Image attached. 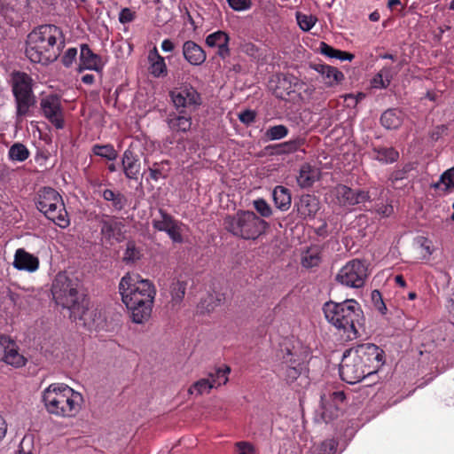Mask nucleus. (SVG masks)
<instances>
[{
    "label": "nucleus",
    "instance_id": "obj_1",
    "mask_svg": "<svg viewBox=\"0 0 454 454\" xmlns=\"http://www.w3.org/2000/svg\"><path fill=\"white\" fill-rule=\"evenodd\" d=\"M119 293L134 323L142 324L150 318L156 294L151 281L138 274L127 273L120 280Z\"/></svg>",
    "mask_w": 454,
    "mask_h": 454
},
{
    "label": "nucleus",
    "instance_id": "obj_2",
    "mask_svg": "<svg viewBox=\"0 0 454 454\" xmlns=\"http://www.w3.org/2000/svg\"><path fill=\"white\" fill-rule=\"evenodd\" d=\"M51 294L58 305L70 311L72 320L87 321L88 303L82 293V284L77 276L59 273L52 282Z\"/></svg>",
    "mask_w": 454,
    "mask_h": 454
},
{
    "label": "nucleus",
    "instance_id": "obj_3",
    "mask_svg": "<svg viewBox=\"0 0 454 454\" xmlns=\"http://www.w3.org/2000/svg\"><path fill=\"white\" fill-rule=\"evenodd\" d=\"M62 37L61 29L51 24L41 25L30 32L26 42V55L34 63L47 65L59 55V47L55 49L57 39Z\"/></svg>",
    "mask_w": 454,
    "mask_h": 454
},
{
    "label": "nucleus",
    "instance_id": "obj_4",
    "mask_svg": "<svg viewBox=\"0 0 454 454\" xmlns=\"http://www.w3.org/2000/svg\"><path fill=\"white\" fill-rule=\"evenodd\" d=\"M326 320L338 330H342L348 340L359 336L358 327L364 321L360 305L355 300L342 302L327 301L323 307Z\"/></svg>",
    "mask_w": 454,
    "mask_h": 454
},
{
    "label": "nucleus",
    "instance_id": "obj_5",
    "mask_svg": "<svg viewBox=\"0 0 454 454\" xmlns=\"http://www.w3.org/2000/svg\"><path fill=\"white\" fill-rule=\"evenodd\" d=\"M47 411L59 417H74L81 409L82 396L66 384H51L43 393Z\"/></svg>",
    "mask_w": 454,
    "mask_h": 454
},
{
    "label": "nucleus",
    "instance_id": "obj_6",
    "mask_svg": "<svg viewBox=\"0 0 454 454\" xmlns=\"http://www.w3.org/2000/svg\"><path fill=\"white\" fill-rule=\"evenodd\" d=\"M224 229L236 238L255 240L269 228L268 223L250 210H239L223 219Z\"/></svg>",
    "mask_w": 454,
    "mask_h": 454
},
{
    "label": "nucleus",
    "instance_id": "obj_7",
    "mask_svg": "<svg viewBox=\"0 0 454 454\" xmlns=\"http://www.w3.org/2000/svg\"><path fill=\"white\" fill-rule=\"evenodd\" d=\"M37 209L60 228L69 225L67 212L60 194L51 187L41 188L35 200Z\"/></svg>",
    "mask_w": 454,
    "mask_h": 454
},
{
    "label": "nucleus",
    "instance_id": "obj_8",
    "mask_svg": "<svg viewBox=\"0 0 454 454\" xmlns=\"http://www.w3.org/2000/svg\"><path fill=\"white\" fill-rule=\"evenodd\" d=\"M11 85L16 104V115L21 119L29 114L30 108L35 104L32 79L24 72L15 71L11 75Z\"/></svg>",
    "mask_w": 454,
    "mask_h": 454
},
{
    "label": "nucleus",
    "instance_id": "obj_9",
    "mask_svg": "<svg viewBox=\"0 0 454 454\" xmlns=\"http://www.w3.org/2000/svg\"><path fill=\"white\" fill-rule=\"evenodd\" d=\"M368 278V265L365 261L353 259L348 262L338 272L335 280L348 287L360 288Z\"/></svg>",
    "mask_w": 454,
    "mask_h": 454
},
{
    "label": "nucleus",
    "instance_id": "obj_10",
    "mask_svg": "<svg viewBox=\"0 0 454 454\" xmlns=\"http://www.w3.org/2000/svg\"><path fill=\"white\" fill-rule=\"evenodd\" d=\"M345 399L346 395L343 391H335L328 395H322L320 405L315 411V421L317 423H328L337 419Z\"/></svg>",
    "mask_w": 454,
    "mask_h": 454
},
{
    "label": "nucleus",
    "instance_id": "obj_11",
    "mask_svg": "<svg viewBox=\"0 0 454 454\" xmlns=\"http://www.w3.org/2000/svg\"><path fill=\"white\" fill-rule=\"evenodd\" d=\"M339 371L341 380L348 384H356L370 376L367 368L360 364V360L350 348L344 352Z\"/></svg>",
    "mask_w": 454,
    "mask_h": 454
},
{
    "label": "nucleus",
    "instance_id": "obj_12",
    "mask_svg": "<svg viewBox=\"0 0 454 454\" xmlns=\"http://www.w3.org/2000/svg\"><path fill=\"white\" fill-rule=\"evenodd\" d=\"M360 364L367 368L370 375L375 373L384 364V351L373 343H363L350 348Z\"/></svg>",
    "mask_w": 454,
    "mask_h": 454
},
{
    "label": "nucleus",
    "instance_id": "obj_13",
    "mask_svg": "<svg viewBox=\"0 0 454 454\" xmlns=\"http://www.w3.org/2000/svg\"><path fill=\"white\" fill-rule=\"evenodd\" d=\"M169 96L176 111L192 114L201 105L200 93L192 86L170 91Z\"/></svg>",
    "mask_w": 454,
    "mask_h": 454
},
{
    "label": "nucleus",
    "instance_id": "obj_14",
    "mask_svg": "<svg viewBox=\"0 0 454 454\" xmlns=\"http://www.w3.org/2000/svg\"><path fill=\"white\" fill-rule=\"evenodd\" d=\"M159 215L160 218H154L152 221L153 227L159 231L166 232L173 242L183 243L184 224L161 208L159 209Z\"/></svg>",
    "mask_w": 454,
    "mask_h": 454
},
{
    "label": "nucleus",
    "instance_id": "obj_15",
    "mask_svg": "<svg viewBox=\"0 0 454 454\" xmlns=\"http://www.w3.org/2000/svg\"><path fill=\"white\" fill-rule=\"evenodd\" d=\"M333 196L341 207H353L371 200L370 192L363 189H352L345 184H337Z\"/></svg>",
    "mask_w": 454,
    "mask_h": 454
},
{
    "label": "nucleus",
    "instance_id": "obj_16",
    "mask_svg": "<svg viewBox=\"0 0 454 454\" xmlns=\"http://www.w3.org/2000/svg\"><path fill=\"white\" fill-rule=\"evenodd\" d=\"M40 106L45 118L57 129H62L64 127L61 101L58 95L51 94L43 98Z\"/></svg>",
    "mask_w": 454,
    "mask_h": 454
},
{
    "label": "nucleus",
    "instance_id": "obj_17",
    "mask_svg": "<svg viewBox=\"0 0 454 454\" xmlns=\"http://www.w3.org/2000/svg\"><path fill=\"white\" fill-rule=\"evenodd\" d=\"M100 232L106 240L121 242L124 239V224L115 216L102 215L98 218Z\"/></svg>",
    "mask_w": 454,
    "mask_h": 454
},
{
    "label": "nucleus",
    "instance_id": "obj_18",
    "mask_svg": "<svg viewBox=\"0 0 454 454\" xmlns=\"http://www.w3.org/2000/svg\"><path fill=\"white\" fill-rule=\"evenodd\" d=\"M138 145L137 143H131L122 154L121 167L128 179L137 180L140 172V155L137 152Z\"/></svg>",
    "mask_w": 454,
    "mask_h": 454
},
{
    "label": "nucleus",
    "instance_id": "obj_19",
    "mask_svg": "<svg viewBox=\"0 0 454 454\" xmlns=\"http://www.w3.org/2000/svg\"><path fill=\"white\" fill-rule=\"evenodd\" d=\"M282 359V370L285 371L286 380L289 382L294 381L305 369L302 359L289 348H286V353Z\"/></svg>",
    "mask_w": 454,
    "mask_h": 454
},
{
    "label": "nucleus",
    "instance_id": "obj_20",
    "mask_svg": "<svg viewBox=\"0 0 454 454\" xmlns=\"http://www.w3.org/2000/svg\"><path fill=\"white\" fill-rule=\"evenodd\" d=\"M80 64L79 71L84 69L94 70L96 72H101L105 63L101 57L94 53L90 46L86 43L81 44L80 47Z\"/></svg>",
    "mask_w": 454,
    "mask_h": 454
},
{
    "label": "nucleus",
    "instance_id": "obj_21",
    "mask_svg": "<svg viewBox=\"0 0 454 454\" xmlns=\"http://www.w3.org/2000/svg\"><path fill=\"white\" fill-rule=\"evenodd\" d=\"M318 199L315 195H301L295 204L298 214L302 219L314 218L320 208Z\"/></svg>",
    "mask_w": 454,
    "mask_h": 454
},
{
    "label": "nucleus",
    "instance_id": "obj_22",
    "mask_svg": "<svg viewBox=\"0 0 454 454\" xmlns=\"http://www.w3.org/2000/svg\"><path fill=\"white\" fill-rule=\"evenodd\" d=\"M183 56L192 66H200L207 59V54L202 47L192 40L184 43Z\"/></svg>",
    "mask_w": 454,
    "mask_h": 454
},
{
    "label": "nucleus",
    "instance_id": "obj_23",
    "mask_svg": "<svg viewBox=\"0 0 454 454\" xmlns=\"http://www.w3.org/2000/svg\"><path fill=\"white\" fill-rule=\"evenodd\" d=\"M13 267L19 270L28 272L35 271L39 267V259L27 252L23 248H19L15 252Z\"/></svg>",
    "mask_w": 454,
    "mask_h": 454
},
{
    "label": "nucleus",
    "instance_id": "obj_24",
    "mask_svg": "<svg viewBox=\"0 0 454 454\" xmlns=\"http://www.w3.org/2000/svg\"><path fill=\"white\" fill-rule=\"evenodd\" d=\"M166 122L172 131L186 133L192 127V114L172 112L168 114Z\"/></svg>",
    "mask_w": 454,
    "mask_h": 454
},
{
    "label": "nucleus",
    "instance_id": "obj_25",
    "mask_svg": "<svg viewBox=\"0 0 454 454\" xmlns=\"http://www.w3.org/2000/svg\"><path fill=\"white\" fill-rule=\"evenodd\" d=\"M312 67L322 75L325 83L329 86L339 83L344 79L343 74L334 67L325 64H314Z\"/></svg>",
    "mask_w": 454,
    "mask_h": 454
},
{
    "label": "nucleus",
    "instance_id": "obj_26",
    "mask_svg": "<svg viewBox=\"0 0 454 454\" xmlns=\"http://www.w3.org/2000/svg\"><path fill=\"white\" fill-rule=\"evenodd\" d=\"M319 170L311 165L305 163L301 165L297 176L298 185L301 188H309L318 179Z\"/></svg>",
    "mask_w": 454,
    "mask_h": 454
},
{
    "label": "nucleus",
    "instance_id": "obj_27",
    "mask_svg": "<svg viewBox=\"0 0 454 454\" xmlns=\"http://www.w3.org/2000/svg\"><path fill=\"white\" fill-rule=\"evenodd\" d=\"M403 121V112L397 108L386 110L380 117V123L387 129H397L401 127Z\"/></svg>",
    "mask_w": 454,
    "mask_h": 454
},
{
    "label": "nucleus",
    "instance_id": "obj_28",
    "mask_svg": "<svg viewBox=\"0 0 454 454\" xmlns=\"http://www.w3.org/2000/svg\"><path fill=\"white\" fill-rule=\"evenodd\" d=\"M100 193L105 200L112 203L115 211H121L128 204L127 197L118 191L105 189Z\"/></svg>",
    "mask_w": 454,
    "mask_h": 454
},
{
    "label": "nucleus",
    "instance_id": "obj_29",
    "mask_svg": "<svg viewBox=\"0 0 454 454\" xmlns=\"http://www.w3.org/2000/svg\"><path fill=\"white\" fill-rule=\"evenodd\" d=\"M322 261V248L319 246L309 247L301 255V265L305 268H313L320 264Z\"/></svg>",
    "mask_w": 454,
    "mask_h": 454
},
{
    "label": "nucleus",
    "instance_id": "obj_30",
    "mask_svg": "<svg viewBox=\"0 0 454 454\" xmlns=\"http://www.w3.org/2000/svg\"><path fill=\"white\" fill-rule=\"evenodd\" d=\"M187 282L179 278L174 279L170 285L171 300L173 309L179 307L185 294Z\"/></svg>",
    "mask_w": 454,
    "mask_h": 454
},
{
    "label": "nucleus",
    "instance_id": "obj_31",
    "mask_svg": "<svg viewBox=\"0 0 454 454\" xmlns=\"http://www.w3.org/2000/svg\"><path fill=\"white\" fill-rule=\"evenodd\" d=\"M223 300L224 295L221 293L207 294L205 298L201 299L198 309L200 313H209L220 306Z\"/></svg>",
    "mask_w": 454,
    "mask_h": 454
},
{
    "label": "nucleus",
    "instance_id": "obj_32",
    "mask_svg": "<svg viewBox=\"0 0 454 454\" xmlns=\"http://www.w3.org/2000/svg\"><path fill=\"white\" fill-rule=\"evenodd\" d=\"M373 159L383 163L391 164L399 158V153L393 147H373Z\"/></svg>",
    "mask_w": 454,
    "mask_h": 454
},
{
    "label": "nucleus",
    "instance_id": "obj_33",
    "mask_svg": "<svg viewBox=\"0 0 454 454\" xmlns=\"http://www.w3.org/2000/svg\"><path fill=\"white\" fill-rule=\"evenodd\" d=\"M275 205L280 210H287L292 202L291 193L289 190L284 186H277L272 192Z\"/></svg>",
    "mask_w": 454,
    "mask_h": 454
},
{
    "label": "nucleus",
    "instance_id": "obj_34",
    "mask_svg": "<svg viewBox=\"0 0 454 454\" xmlns=\"http://www.w3.org/2000/svg\"><path fill=\"white\" fill-rule=\"evenodd\" d=\"M151 61L150 72L155 77L167 74V66L164 59L159 55L157 49L154 48L149 54Z\"/></svg>",
    "mask_w": 454,
    "mask_h": 454
},
{
    "label": "nucleus",
    "instance_id": "obj_35",
    "mask_svg": "<svg viewBox=\"0 0 454 454\" xmlns=\"http://www.w3.org/2000/svg\"><path fill=\"white\" fill-rule=\"evenodd\" d=\"M319 51L323 55H325L329 58L337 59L340 60L351 61L355 58V56L352 53L334 49L333 47H332L331 45L327 44L325 42L320 43Z\"/></svg>",
    "mask_w": 454,
    "mask_h": 454
},
{
    "label": "nucleus",
    "instance_id": "obj_36",
    "mask_svg": "<svg viewBox=\"0 0 454 454\" xmlns=\"http://www.w3.org/2000/svg\"><path fill=\"white\" fill-rule=\"evenodd\" d=\"M3 361L15 367H21L26 364L25 357L18 352L16 343L4 351Z\"/></svg>",
    "mask_w": 454,
    "mask_h": 454
},
{
    "label": "nucleus",
    "instance_id": "obj_37",
    "mask_svg": "<svg viewBox=\"0 0 454 454\" xmlns=\"http://www.w3.org/2000/svg\"><path fill=\"white\" fill-rule=\"evenodd\" d=\"M304 144L305 140L303 138L297 137L295 139L276 145L274 148L276 149V154H289L297 152Z\"/></svg>",
    "mask_w": 454,
    "mask_h": 454
},
{
    "label": "nucleus",
    "instance_id": "obj_38",
    "mask_svg": "<svg viewBox=\"0 0 454 454\" xmlns=\"http://www.w3.org/2000/svg\"><path fill=\"white\" fill-rule=\"evenodd\" d=\"M91 152L94 155L104 158L107 160H114L118 157V153L111 144L93 145Z\"/></svg>",
    "mask_w": 454,
    "mask_h": 454
},
{
    "label": "nucleus",
    "instance_id": "obj_39",
    "mask_svg": "<svg viewBox=\"0 0 454 454\" xmlns=\"http://www.w3.org/2000/svg\"><path fill=\"white\" fill-rule=\"evenodd\" d=\"M169 170L170 168L168 160L154 162L151 167L148 168L150 177L154 181H157L160 178H166Z\"/></svg>",
    "mask_w": 454,
    "mask_h": 454
},
{
    "label": "nucleus",
    "instance_id": "obj_40",
    "mask_svg": "<svg viewBox=\"0 0 454 454\" xmlns=\"http://www.w3.org/2000/svg\"><path fill=\"white\" fill-rule=\"evenodd\" d=\"M443 185L442 190L447 192L454 187V166L448 170L444 171L438 182L434 183L432 187L434 189H440Z\"/></svg>",
    "mask_w": 454,
    "mask_h": 454
},
{
    "label": "nucleus",
    "instance_id": "obj_41",
    "mask_svg": "<svg viewBox=\"0 0 454 454\" xmlns=\"http://www.w3.org/2000/svg\"><path fill=\"white\" fill-rule=\"evenodd\" d=\"M291 79L292 77L287 76L278 77V85L275 90V94L278 98L284 99L294 92Z\"/></svg>",
    "mask_w": 454,
    "mask_h": 454
},
{
    "label": "nucleus",
    "instance_id": "obj_42",
    "mask_svg": "<svg viewBox=\"0 0 454 454\" xmlns=\"http://www.w3.org/2000/svg\"><path fill=\"white\" fill-rule=\"evenodd\" d=\"M8 154L12 160L21 162L29 157L30 153L23 144L15 143L10 147Z\"/></svg>",
    "mask_w": 454,
    "mask_h": 454
},
{
    "label": "nucleus",
    "instance_id": "obj_43",
    "mask_svg": "<svg viewBox=\"0 0 454 454\" xmlns=\"http://www.w3.org/2000/svg\"><path fill=\"white\" fill-rule=\"evenodd\" d=\"M288 129L285 125L279 124L270 127L264 134L266 140H279L288 135Z\"/></svg>",
    "mask_w": 454,
    "mask_h": 454
},
{
    "label": "nucleus",
    "instance_id": "obj_44",
    "mask_svg": "<svg viewBox=\"0 0 454 454\" xmlns=\"http://www.w3.org/2000/svg\"><path fill=\"white\" fill-rule=\"evenodd\" d=\"M231 369L229 366H225L223 369L217 368L213 372L208 373V377L210 380H214V387H219L221 385H224L228 381V373H230Z\"/></svg>",
    "mask_w": 454,
    "mask_h": 454
},
{
    "label": "nucleus",
    "instance_id": "obj_45",
    "mask_svg": "<svg viewBox=\"0 0 454 454\" xmlns=\"http://www.w3.org/2000/svg\"><path fill=\"white\" fill-rule=\"evenodd\" d=\"M229 35L225 32L221 30L208 35L206 38V43L209 47H217L222 43H229Z\"/></svg>",
    "mask_w": 454,
    "mask_h": 454
},
{
    "label": "nucleus",
    "instance_id": "obj_46",
    "mask_svg": "<svg viewBox=\"0 0 454 454\" xmlns=\"http://www.w3.org/2000/svg\"><path fill=\"white\" fill-rule=\"evenodd\" d=\"M214 380H210L209 377L207 379H201L195 382L189 388V393L193 394L196 392L198 395H201L203 393L208 392L211 388L214 387Z\"/></svg>",
    "mask_w": 454,
    "mask_h": 454
},
{
    "label": "nucleus",
    "instance_id": "obj_47",
    "mask_svg": "<svg viewBox=\"0 0 454 454\" xmlns=\"http://www.w3.org/2000/svg\"><path fill=\"white\" fill-rule=\"evenodd\" d=\"M409 166H405L402 169L394 171L388 178V181L390 182V187L393 189H401L402 186L397 185V183H401L404 179H406V175L409 172Z\"/></svg>",
    "mask_w": 454,
    "mask_h": 454
},
{
    "label": "nucleus",
    "instance_id": "obj_48",
    "mask_svg": "<svg viewBox=\"0 0 454 454\" xmlns=\"http://www.w3.org/2000/svg\"><path fill=\"white\" fill-rule=\"evenodd\" d=\"M297 22L303 31H309L315 25L317 19L311 15L302 14L301 12L296 13Z\"/></svg>",
    "mask_w": 454,
    "mask_h": 454
},
{
    "label": "nucleus",
    "instance_id": "obj_49",
    "mask_svg": "<svg viewBox=\"0 0 454 454\" xmlns=\"http://www.w3.org/2000/svg\"><path fill=\"white\" fill-rule=\"evenodd\" d=\"M254 209L262 217H270L272 215L270 206L263 199H258L253 202Z\"/></svg>",
    "mask_w": 454,
    "mask_h": 454
},
{
    "label": "nucleus",
    "instance_id": "obj_50",
    "mask_svg": "<svg viewBox=\"0 0 454 454\" xmlns=\"http://www.w3.org/2000/svg\"><path fill=\"white\" fill-rule=\"evenodd\" d=\"M140 257L139 251L136 248L133 242H128L127 248L124 253L123 260L126 262H134Z\"/></svg>",
    "mask_w": 454,
    "mask_h": 454
},
{
    "label": "nucleus",
    "instance_id": "obj_51",
    "mask_svg": "<svg viewBox=\"0 0 454 454\" xmlns=\"http://www.w3.org/2000/svg\"><path fill=\"white\" fill-rule=\"evenodd\" d=\"M371 298L374 308L382 315L386 314L387 307L383 301L380 292L379 290H373L371 294Z\"/></svg>",
    "mask_w": 454,
    "mask_h": 454
},
{
    "label": "nucleus",
    "instance_id": "obj_52",
    "mask_svg": "<svg viewBox=\"0 0 454 454\" xmlns=\"http://www.w3.org/2000/svg\"><path fill=\"white\" fill-rule=\"evenodd\" d=\"M230 7L237 12L247 10L251 7V0H227Z\"/></svg>",
    "mask_w": 454,
    "mask_h": 454
},
{
    "label": "nucleus",
    "instance_id": "obj_53",
    "mask_svg": "<svg viewBox=\"0 0 454 454\" xmlns=\"http://www.w3.org/2000/svg\"><path fill=\"white\" fill-rule=\"evenodd\" d=\"M337 444L333 440H327L321 443L318 454H335Z\"/></svg>",
    "mask_w": 454,
    "mask_h": 454
},
{
    "label": "nucleus",
    "instance_id": "obj_54",
    "mask_svg": "<svg viewBox=\"0 0 454 454\" xmlns=\"http://www.w3.org/2000/svg\"><path fill=\"white\" fill-rule=\"evenodd\" d=\"M77 56V49L76 48H69L65 52L62 57V63L66 67H69L72 66L74 61L76 59Z\"/></svg>",
    "mask_w": 454,
    "mask_h": 454
},
{
    "label": "nucleus",
    "instance_id": "obj_55",
    "mask_svg": "<svg viewBox=\"0 0 454 454\" xmlns=\"http://www.w3.org/2000/svg\"><path fill=\"white\" fill-rule=\"evenodd\" d=\"M235 445L239 450V454H255V449L250 442H238Z\"/></svg>",
    "mask_w": 454,
    "mask_h": 454
},
{
    "label": "nucleus",
    "instance_id": "obj_56",
    "mask_svg": "<svg viewBox=\"0 0 454 454\" xmlns=\"http://www.w3.org/2000/svg\"><path fill=\"white\" fill-rule=\"evenodd\" d=\"M135 19V12L129 8H123L119 14V21L122 24L131 22Z\"/></svg>",
    "mask_w": 454,
    "mask_h": 454
},
{
    "label": "nucleus",
    "instance_id": "obj_57",
    "mask_svg": "<svg viewBox=\"0 0 454 454\" xmlns=\"http://www.w3.org/2000/svg\"><path fill=\"white\" fill-rule=\"evenodd\" d=\"M239 119L242 123L249 125L254 121L255 113L252 110H245L239 114Z\"/></svg>",
    "mask_w": 454,
    "mask_h": 454
},
{
    "label": "nucleus",
    "instance_id": "obj_58",
    "mask_svg": "<svg viewBox=\"0 0 454 454\" xmlns=\"http://www.w3.org/2000/svg\"><path fill=\"white\" fill-rule=\"evenodd\" d=\"M372 85L374 88L379 89H386L389 85L387 82L383 79V77L378 73L372 79Z\"/></svg>",
    "mask_w": 454,
    "mask_h": 454
},
{
    "label": "nucleus",
    "instance_id": "obj_59",
    "mask_svg": "<svg viewBox=\"0 0 454 454\" xmlns=\"http://www.w3.org/2000/svg\"><path fill=\"white\" fill-rule=\"evenodd\" d=\"M394 211L392 205H381L377 208V213L382 217L389 216Z\"/></svg>",
    "mask_w": 454,
    "mask_h": 454
},
{
    "label": "nucleus",
    "instance_id": "obj_60",
    "mask_svg": "<svg viewBox=\"0 0 454 454\" xmlns=\"http://www.w3.org/2000/svg\"><path fill=\"white\" fill-rule=\"evenodd\" d=\"M379 73L389 85L394 77V72L392 71V68L383 67Z\"/></svg>",
    "mask_w": 454,
    "mask_h": 454
},
{
    "label": "nucleus",
    "instance_id": "obj_61",
    "mask_svg": "<svg viewBox=\"0 0 454 454\" xmlns=\"http://www.w3.org/2000/svg\"><path fill=\"white\" fill-rule=\"evenodd\" d=\"M15 344V341L11 337L0 334V346L4 348V351Z\"/></svg>",
    "mask_w": 454,
    "mask_h": 454
},
{
    "label": "nucleus",
    "instance_id": "obj_62",
    "mask_svg": "<svg viewBox=\"0 0 454 454\" xmlns=\"http://www.w3.org/2000/svg\"><path fill=\"white\" fill-rule=\"evenodd\" d=\"M228 44L229 43H222L221 45L217 46L216 54L223 59L230 56V49Z\"/></svg>",
    "mask_w": 454,
    "mask_h": 454
},
{
    "label": "nucleus",
    "instance_id": "obj_63",
    "mask_svg": "<svg viewBox=\"0 0 454 454\" xmlns=\"http://www.w3.org/2000/svg\"><path fill=\"white\" fill-rule=\"evenodd\" d=\"M365 98V94L360 92L357 95L348 94L345 97V100H353V106H356L359 101Z\"/></svg>",
    "mask_w": 454,
    "mask_h": 454
},
{
    "label": "nucleus",
    "instance_id": "obj_64",
    "mask_svg": "<svg viewBox=\"0 0 454 454\" xmlns=\"http://www.w3.org/2000/svg\"><path fill=\"white\" fill-rule=\"evenodd\" d=\"M446 308L449 313L454 316V292L448 297Z\"/></svg>",
    "mask_w": 454,
    "mask_h": 454
}]
</instances>
